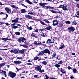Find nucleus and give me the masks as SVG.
Segmentation results:
<instances>
[{"mask_svg": "<svg viewBox=\"0 0 79 79\" xmlns=\"http://www.w3.org/2000/svg\"><path fill=\"white\" fill-rule=\"evenodd\" d=\"M5 24V23L4 22H0V25H1V26L3 25V24Z\"/></svg>", "mask_w": 79, "mask_h": 79, "instance_id": "79ce46f5", "label": "nucleus"}, {"mask_svg": "<svg viewBox=\"0 0 79 79\" xmlns=\"http://www.w3.org/2000/svg\"><path fill=\"white\" fill-rule=\"evenodd\" d=\"M45 29L44 28L42 29L39 30L40 31H45Z\"/></svg>", "mask_w": 79, "mask_h": 79, "instance_id": "c03bdc74", "label": "nucleus"}, {"mask_svg": "<svg viewBox=\"0 0 79 79\" xmlns=\"http://www.w3.org/2000/svg\"><path fill=\"white\" fill-rule=\"evenodd\" d=\"M56 56V53L54 52L53 53L52 58H54Z\"/></svg>", "mask_w": 79, "mask_h": 79, "instance_id": "2f4dec72", "label": "nucleus"}, {"mask_svg": "<svg viewBox=\"0 0 79 79\" xmlns=\"http://www.w3.org/2000/svg\"><path fill=\"white\" fill-rule=\"evenodd\" d=\"M9 75L10 77H11L12 78H14L16 77V73H14L12 71H9Z\"/></svg>", "mask_w": 79, "mask_h": 79, "instance_id": "f03ea898", "label": "nucleus"}, {"mask_svg": "<svg viewBox=\"0 0 79 79\" xmlns=\"http://www.w3.org/2000/svg\"><path fill=\"white\" fill-rule=\"evenodd\" d=\"M73 73H74V74H76L78 73V72L77 71V70L76 69H73Z\"/></svg>", "mask_w": 79, "mask_h": 79, "instance_id": "412c9836", "label": "nucleus"}, {"mask_svg": "<svg viewBox=\"0 0 79 79\" xmlns=\"http://www.w3.org/2000/svg\"><path fill=\"white\" fill-rule=\"evenodd\" d=\"M71 67H70V66H68V69H71Z\"/></svg>", "mask_w": 79, "mask_h": 79, "instance_id": "bf43d9fd", "label": "nucleus"}, {"mask_svg": "<svg viewBox=\"0 0 79 79\" xmlns=\"http://www.w3.org/2000/svg\"><path fill=\"white\" fill-rule=\"evenodd\" d=\"M25 40H26V39H25V38H24V37L19 38L18 40V42H19V43H21V42H24Z\"/></svg>", "mask_w": 79, "mask_h": 79, "instance_id": "39448f33", "label": "nucleus"}, {"mask_svg": "<svg viewBox=\"0 0 79 79\" xmlns=\"http://www.w3.org/2000/svg\"><path fill=\"white\" fill-rule=\"evenodd\" d=\"M18 19H19V18H16V19H15L12 20V23H15H15H14L13 24L14 26H15V25H16V23L18 22Z\"/></svg>", "mask_w": 79, "mask_h": 79, "instance_id": "0eeeda50", "label": "nucleus"}, {"mask_svg": "<svg viewBox=\"0 0 79 79\" xmlns=\"http://www.w3.org/2000/svg\"><path fill=\"white\" fill-rule=\"evenodd\" d=\"M77 8H79V4H77Z\"/></svg>", "mask_w": 79, "mask_h": 79, "instance_id": "0e129e2a", "label": "nucleus"}, {"mask_svg": "<svg viewBox=\"0 0 79 79\" xmlns=\"http://www.w3.org/2000/svg\"><path fill=\"white\" fill-rule=\"evenodd\" d=\"M0 50H7V49H0Z\"/></svg>", "mask_w": 79, "mask_h": 79, "instance_id": "8fccbe9b", "label": "nucleus"}, {"mask_svg": "<svg viewBox=\"0 0 79 79\" xmlns=\"http://www.w3.org/2000/svg\"><path fill=\"white\" fill-rule=\"evenodd\" d=\"M14 26L15 25L13 24H12L11 25V27H12V28H13L14 27Z\"/></svg>", "mask_w": 79, "mask_h": 79, "instance_id": "6e6d98bb", "label": "nucleus"}, {"mask_svg": "<svg viewBox=\"0 0 79 79\" xmlns=\"http://www.w3.org/2000/svg\"><path fill=\"white\" fill-rule=\"evenodd\" d=\"M42 60V59H41V58H39L38 59V61H40V60Z\"/></svg>", "mask_w": 79, "mask_h": 79, "instance_id": "69168bd1", "label": "nucleus"}, {"mask_svg": "<svg viewBox=\"0 0 79 79\" xmlns=\"http://www.w3.org/2000/svg\"><path fill=\"white\" fill-rule=\"evenodd\" d=\"M5 63H3L0 64V66L1 67H2V66H5Z\"/></svg>", "mask_w": 79, "mask_h": 79, "instance_id": "bb28decb", "label": "nucleus"}, {"mask_svg": "<svg viewBox=\"0 0 79 79\" xmlns=\"http://www.w3.org/2000/svg\"><path fill=\"white\" fill-rule=\"evenodd\" d=\"M26 12V9H22L21 10V13H24Z\"/></svg>", "mask_w": 79, "mask_h": 79, "instance_id": "a878e982", "label": "nucleus"}, {"mask_svg": "<svg viewBox=\"0 0 79 79\" xmlns=\"http://www.w3.org/2000/svg\"><path fill=\"white\" fill-rule=\"evenodd\" d=\"M54 42H55V40H54V39H52V40L49 39L47 40V43L48 44H52L54 43Z\"/></svg>", "mask_w": 79, "mask_h": 79, "instance_id": "423d86ee", "label": "nucleus"}, {"mask_svg": "<svg viewBox=\"0 0 79 79\" xmlns=\"http://www.w3.org/2000/svg\"><path fill=\"white\" fill-rule=\"evenodd\" d=\"M17 26H19V27H21V25L19 24H17Z\"/></svg>", "mask_w": 79, "mask_h": 79, "instance_id": "13d9d810", "label": "nucleus"}, {"mask_svg": "<svg viewBox=\"0 0 79 79\" xmlns=\"http://www.w3.org/2000/svg\"><path fill=\"white\" fill-rule=\"evenodd\" d=\"M26 64H27L28 65H32V64L31 63H27Z\"/></svg>", "mask_w": 79, "mask_h": 79, "instance_id": "4d7b16f0", "label": "nucleus"}, {"mask_svg": "<svg viewBox=\"0 0 79 79\" xmlns=\"http://www.w3.org/2000/svg\"><path fill=\"white\" fill-rule=\"evenodd\" d=\"M61 73H63V69H62V68H61Z\"/></svg>", "mask_w": 79, "mask_h": 79, "instance_id": "052dcab7", "label": "nucleus"}, {"mask_svg": "<svg viewBox=\"0 0 79 79\" xmlns=\"http://www.w3.org/2000/svg\"><path fill=\"white\" fill-rule=\"evenodd\" d=\"M11 53H14L15 54H17L18 52V49H12L10 50Z\"/></svg>", "mask_w": 79, "mask_h": 79, "instance_id": "6e6552de", "label": "nucleus"}, {"mask_svg": "<svg viewBox=\"0 0 79 79\" xmlns=\"http://www.w3.org/2000/svg\"><path fill=\"white\" fill-rule=\"evenodd\" d=\"M21 5H22V6H24V7H25V8H27V6H25V5H24L23 4H21Z\"/></svg>", "mask_w": 79, "mask_h": 79, "instance_id": "37998d69", "label": "nucleus"}, {"mask_svg": "<svg viewBox=\"0 0 79 79\" xmlns=\"http://www.w3.org/2000/svg\"><path fill=\"white\" fill-rule=\"evenodd\" d=\"M54 66H55L57 68H60V65L56 64Z\"/></svg>", "mask_w": 79, "mask_h": 79, "instance_id": "c85d7f7f", "label": "nucleus"}, {"mask_svg": "<svg viewBox=\"0 0 79 79\" xmlns=\"http://www.w3.org/2000/svg\"><path fill=\"white\" fill-rule=\"evenodd\" d=\"M36 66H37V67H35V70L36 71H39V72H40V73H42V69H41V68H42V66L41 65H36Z\"/></svg>", "mask_w": 79, "mask_h": 79, "instance_id": "7ed1b4c3", "label": "nucleus"}, {"mask_svg": "<svg viewBox=\"0 0 79 79\" xmlns=\"http://www.w3.org/2000/svg\"><path fill=\"white\" fill-rule=\"evenodd\" d=\"M38 76V75H34V77L35 78H37V77Z\"/></svg>", "mask_w": 79, "mask_h": 79, "instance_id": "09e8293b", "label": "nucleus"}, {"mask_svg": "<svg viewBox=\"0 0 79 79\" xmlns=\"http://www.w3.org/2000/svg\"><path fill=\"white\" fill-rule=\"evenodd\" d=\"M60 47H59V49H62V48H63L64 47V44H62L60 46Z\"/></svg>", "mask_w": 79, "mask_h": 79, "instance_id": "393cba45", "label": "nucleus"}, {"mask_svg": "<svg viewBox=\"0 0 79 79\" xmlns=\"http://www.w3.org/2000/svg\"><path fill=\"white\" fill-rule=\"evenodd\" d=\"M58 64H62V60L60 61Z\"/></svg>", "mask_w": 79, "mask_h": 79, "instance_id": "603ef678", "label": "nucleus"}, {"mask_svg": "<svg viewBox=\"0 0 79 79\" xmlns=\"http://www.w3.org/2000/svg\"><path fill=\"white\" fill-rule=\"evenodd\" d=\"M33 32H38V30H36L35 31H33Z\"/></svg>", "mask_w": 79, "mask_h": 79, "instance_id": "de8ad7c7", "label": "nucleus"}, {"mask_svg": "<svg viewBox=\"0 0 79 79\" xmlns=\"http://www.w3.org/2000/svg\"><path fill=\"white\" fill-rule=\"evenodd\" d=\"M28 15H34V13L32 12H29Z\"/></svg>", "mask_w": 79, "mask_h": 79, "instance_id": "a19ab883", "label": "nucleus"}, {"mask_svg": "<svg viewBox=\"0 0 79 79\" xmlns=\"http://www.w3.org/2000/svg\"><path fill=\"white\" fill-rule=\"evenodd\" d=\"M72 24L73 25H76L77 23L75 21H74L72 22Z\"/></svg>", "mask_w": 79, "mask_h": 79, "instance_id": "cd10ccee", "label": "nucleus"}, {"mask_svg": "<svg viewBox=\"0 0 79 79\" xmlns=\"http://www.w3.org/2000/svg\"><path fill=\"white\" fill-rule=\"evenodd\" d=\"M58 8H62L63 9V10H64V11H68L69 10V9L67 7V5L65 4L64 5H61L58 7Z\"/></svg>", "mask_w": 79, "mask_h": 79, "instance_id": "f257e3e1", "label": "nucleus"}, {"mask_svg": "<svg viewBox=\"0 0 79 79\" xmlns=\"http://www.w3.org/2000/svg\"><path fill=\"white\" fill-rule=\"evenodd\" d=\"M15 34L16 35H19L20 34V33L19 32H15Z\"/></svg>", "mask_w": 79, "mask_h": 79, "instance_id": "e433bc0d", "label": "nucleus"}, {"mask_svg": "<svg viewBox=\"0 0 79 79\" xmlns=\"http://www.w3.org/2000/svg\"><path fill=\"white\" fill-rule=\"evenodd\" d=\"M37 35L36 34V33L33 32L32 33L31 35V37H35V38H37Z\"/></svg>", "mask_w": 79, "mask_h": 79, "instance_id": "9d476101", "label": "nucleus"}, {"mask_svg": "<svg viewBox=\"0 0 79 79\" xmlns=\"http://www.w3.org/2000/svg\"><path fill=\"white\" fill-rule=\"evenodd\" d=\"M25 1H26L29 4H30V5H32V3L29 0H25Z\"/></svg>", "mask_w": 79, "mask_h": 79, "instance_id": "b1692460", "label": "nucleus"}, {"mask_svg": "<svg viewBox=\"0 0 79 79\" xmlns=\"http://www.w3.org/2000/svg\"><path fill=\"white\" fill-rule=\"evenodd\" d=\"M40 6H43V7H44V6H45V5H46V3H43L42 2H40Z\"/></svg>", "mask_w": 79, "mask_h": 79, "instance_id": "a211bd4d", "label": "nucleus"}, {"mask_svg": "<svg viewBox=\"0 0 79 79\" xmlns=\"http://www.w3.org/2000/svg\"><path fill=\"white\" fill-rule=\"evenodd\" d=\"M49 79V77H46V78H44V79Z\"/></svg>", "mask_w": 79, "mask_h": 79, "instance_id": "774afa93", "label": "nucleus"}, {"mask_svg": "<svg viewBox=\"0 0 79 79\" xmlns=\"http://www.w3.org/2000/svg\"><path fill=\"white\" fill-rule=\"evenodd\" d=\"M21 46H22V47H23L24 48H27V47H28V46H27V45H25V44L21 45Z\"/></svg>", "mask_w": 79, "mask_h": 79, "instance_id": "5701e85b", "label": "nucleus"}, {"mask_svg": "<svg viewBox=\"0 0 79 79\" xmlns=\"http://www.w3.org/2000/svg\"><path fill=\"white\" fill-rule=\"evenodd\" d=\"M44 21L45 22L47 23H50L49 21H48L47 19H45Z\"/></svg>", "mask_w": 79, "mask_h": 79, "instance_id": "c9c22d12", "label": "nucleus"}, {"mask_svg": "<svg viewBox=\"0 0 79 79\" xmlns=\"http://www.w3.org/2000/svg\"><path fill=\"white\" fill-rule=\"evenodd\" d=\"M25 16L26 18H28V19H31L32 18V17L31 15H25Z\"/></svg>", "mask_w": 79, "mask_h": 79, "instance_id": "4468645a", "label": "nucleus"}, {"mask_svg": "<svg viewBox=\"0 0 79 79\" xmlns=\"http://www.w3.org/2000/svg\"><path fill=\"white\" fill-rule=\"evenodd\" d=\"M40 23H41V24H42V25H46V24H45V23L44 22H43V21H40Z\"/></svg>", "mask_w": 79, "mask_h": 79, "instance_id": "c756f323", "label": "nucleus"}, {"mask_svg": "<svg viewBox=\"0 0 79 79\" xmlns=\"http://www.w3.org/2000/svg\"><path fill=\"white\" fill-rule=\"evenodd\" d=\"M40 44H41V42L40 41H35L34 42L35 45H40Z\"/></svg>", "mask_w": 79, "mask_h": 79, "instance_id": "dca6fc26", "label": "nucleus"}, {"mask_svg": "<svg viewBox=\"0 0 79 79\" xmlns=\"http://www.w3.org/2000/svg\"><path fill=\"white\" fill-rule=\"evenodd\" d=\"M51 29H52V27H51V26H48L45 28V29H47L48 31H49V30H50Z\"/></svg>", "mask_w": 79, "mask_h": 79, "instance_id": "6ab92c4d", "label": "nucleus"}, {"mask_svg": "<svg viewBox=\"0 0 79 79\" xmlns=\"http://www.w3.org/2000/svg\"><path fill=\"white\" fill-rule=\"evenodd\" d=\"M63 26V24L62 23H60V24H59V27H62Z\"/></svg>", "mask_w": 79, "mask_h": 79, "instance_id": "72a5a7b5", "label": "nucleus"}, {"mask_svg": "<svg viewBox=\"0 0 79 79\" xmlns=\"http://www.w3.org/2000/svg\"><path fill=\"white\" fill-rule=\"evenodd\" d=\"M25 51H26V49H23L22 50L19 51V53H24Z\"/></svg>", "mask_w": 79, "mask_h": 79, "instance_id": "f3484780", "label": "nucleus"}, {"mask_svg": "<svg viewBox=\"0 0 79 79\" xmlns=\"http://www.w3.org/2000/svg\"><path fill=\"white\" fill-rule=\"evenodd\" d=\"M17 28H18V27L16 26H14L13 29H17Z\"/></svg>", "mask_w": 79, "mask_h": 79, "instance_id": "58836bf2", "label": "nucleus"}, {"mask_svg": "<svg viewBox=\"0 0 79 79\" xmlns=\"http://www.w3.org/2000/svg\"><path fill=\"white\" fill-rule=\"evenodd\" d=\"M41 36H42V37H45V35H44V34H42L41 35Z\"/></svg>", "mask_w": 79, "mask_h": 79, "instance_id": "3c124183", "label": "nucleus"}, {"mask_svg": "<svg viewBox=\"0 0 79 79\" xmlns=\"http://www.w3.org/2000/svg\"><path fill=\"white\" fill-rule=\"evenodd\" d=\"M5 24H6V25H7V26L9 25V23H5Z\"/></svg>", "mask_w": 79, "mask_h": 79, "instance_id": "338daca9", "label": "nucleus"}, {"mask_svg": "<svg viewBox=\"0 0 79 79\" xmlns=\"http://www.w3.org/2000/svg\"><path fill=\"white\" fill-rule=\"evenodd\" d=\"M6 18H4V19H6V18H8V15H7V14H6Z\"/></svg>", "mask_w": 79, "mask_h": 79, "instance_id": "49530a36", "label": "nucleus"}, {"mask_svg": "<svg viewBox=\"0 0 79 79\" xmlns=\"http://www.w3.org/2000/svg\"><path fill=\"white\" fill-rule=\"evenodd\" d=\"M49 11H51V12H52V13H56V14H57L58 13H59V14H61V11H55L53 10H50Z\"/></svg>", "mask_w": 79, "mask_h": 79, "instance_id": "9b49d317", "label": "nucleus"}, {"mask_svg": "<svg viewBox=\"0 0 79 79\" xmlns=\"http://www.w3.org/2000/svg\"><path fill=\"white\" fill-rule=\"evenodd\" d=\"M70 79H74V77H73V76H71L70 77Z\"/></svg>", "mask_w": 79, "mask_h": 79, "instance_id": "5fc2aeb1", "label": "nucleus"}, {"mask_svg": "<svg viewBox=\"0 0 79 79\" xmlns=\"http://www.w3.org/2000/svg\"><path fill=\"white\" fill-rule=\"evenodd\" d=\"M43 54H44V52L43 51L40 52L38 55L39 56H42V55H43Z\"/></svg>", "mask_w": 79, "mask_h": 79, "instance_id": "aec40b11", "label": "nucleus"}, {"mask_svg": "<svg viewBox=\"0 0 79 79\" xmlns=\"http://www.w3.org/2000/svg\"><path fill=\"white\" fill-rule=\"evenodd\" d=\"M42 63L44 64V65H46V64H47V62L45 61L43 62Z\"/></svg>", "mask_w": 79, "mask_h": 79, "instance_id": "473e14b6", "label": "nucleus"}, {"mask_svg": "<svg viewBox=\"0 0 79 79\" xmlns=\"http://www.w3.org/2000/svg\"><path fill=\"white\" fill-rule=\"evenodd\" d=\"M34 2L35 3H37V2H35V0H34Z\"/></svg>", "mask_w": 79, "mask_h": 79, "instance_id": "680f3d73", "label": "nucleus"}, {"mask_svg": "<svg viewBox=\"0 0 79 79\" xmlns=\"http://www.w3.org/2000/svg\"><path fill=\"white\" fill-rule=\"evenodd\" d=\"M67 30L69 31V33H71V32H73V31H74L75 29L73 27H71L68 28L67 29Z\"/></svg>", "mask_w": 79, "mask_h": 79, "instance_id": "20e7f679", "label": "nucleus"}, {"mask_svg": "<svg viewBox=\"0 0 79 79\" xmlns=\"http://www.w3.org/2000/svg\"><path fill=\"white\" fill-rule=\"evenodd\" d=\"M17 59L18 60H21V59H23V58H22L21 57H17Z\"/></svg>", "mask_w": 79, "mask_h": 79, "instance_id": "a18cd8bd", "label": "nucleus"}, {"mask_svg": "<svg viewBox=\"0 0 79 79\" xmlns=\"http://www.w3.org/2000/svg\"><path fill=\"white\" fill-rule=\"evenodd\" d=\"M14 63L16 64H21L22 63L21 61H20L19 60V61H14Z\"/></svg>", "mask_w": 79, "mask_h": 79, "instance_id": "2eb2a0df", "label": "nucleus"}, {"mask_svg": "<svg viewBox=\"0 0 79 79\" xmlns=\"http://www.w3.org/2000/svg\"><path fill=\"white\" fill-rule=\"evenodd\" d=\"M66 24H71V22L69 21H65Z\"/></svg>", "mask_w": 79, "mask_h": 79, "instance_id": "4c0bfd02", "label": "nucleus"}, {"mask_svg": "<svg viewBox=\"0 0 79 79\" xmlns=\"http://www.w3.org/2000/svg\"><path fill=\"white\" fill-rule=\"evenodd\" d=\"M38 58H39V57H35L34 58V60H36L37 59H38Z\"/></svg>", "mask_w": 79, "mask_h": 79, "instance_id": "864d4df0", "label": "nucleus"}, {"mask_svg": "<svg viewBox=\"0 0 79 79\" xmlns=\"http://www.w3.org/2000/svg\"><path fill=\"white\" fill-rule=\"evenodd\" d=\"M11 6L12 7V8H16L17 9L18 8V7L16 6H15V5H12Z\"/></svg>", "mask_w": 79, "mask_h": 79, "instance_id": "f704fd0d", "label": "nucleus"}, {"mask_svg": "<svg viewBox=\"0 0 79 79\" xmlns=\"http://www.w3.org/2000/svg\"><path fill=\"white\" fill-rule=\"evenodd\" d=\"M30 23H34V21H30Z\"/></svg>", "mask_w": 79, "mask_h": 79, "instance_id": "e2e57ef3", "label": "nucleus"}, {"mask_svg": "<svg viewBox=\"0 0 79 79\" xmlns=\"http://www.w3.org/2000/svg\"><path fill=\"white\" fill-rule=\"evenodd\" d=\"M43 51L44 52V53H48V54L50 55V52L48 49H46Z\"/></svg>", "mask_w": 79, "mask_h": 79, "instance_id": "1a4fd4ad", "label": "nucleus"}, {"mask_svg": "<svg viewBox=\"0 0 79 79\" xmlns=\"http://www.w3.org/2000/svg\"><path fill=\"white\" fill-rule=\"evenodd\" d=\"M27 29H28V30H32V28L31 27H28Z\"/></svg>", "mask_w": 79, "mask_h": 79, "instance_id": "ea45409f", "label": "nucleus"}, {"mask_svg": "<svg viewBox=\"0 0 79 79\" xmlns=\"http://www.w3.org/2000/svg\"><path fill=\"white\" fill-rule=\"evenodd\" d=\"M5 10H6L8 13H11V9L8 7H6L5 8Z\"/></svg>", "mask_w": 79, "mask_h": 79, "instance_id": "f8f14e48", "label": "nucleus"}, {"mask_svg": "<svg viewBox=\"0 0 79 79\" xmlns=\"http://www.w3.org/2000/svg\"><path fill=\"white\" fill-rule=\"evenodd\" d=\"M2 74H4V75L5 76V77H6V72L3 70H2Z\"/></svg>", "mask_w": 79, "mask_h": 79, "instance_id": "4be33fe9", "label": "nucleus"}, {"mask_svg": "<svg viewBox=\"0 0 79 79\" xmlns=\"http://www.w3.org/2000/svg\"><path fill=\"white\" fill-rule=\"evenodd\" d=\"M2 40H4L5 41H6V40H8V38H2Z\"/></svg>", "mask_w": 79, "mask_h": 79, "instance_id": "7c9ffc66", "label": "nucleus"}, {"mask_svg": "<svg viewBox=\"0 0 79 79\" xmlns=\"http://www.w3.org/2000/svg\"><path fill=\"white\" fill-rule=\"evenodd\" d=\"M58 21L56 20H55L53 21V26H56L58 24Z\"/></svg>", "mask_w": 79, "mask_h": 79, "instance_id": "ddd939ff", "label": "nucleus"}]
</instances>
